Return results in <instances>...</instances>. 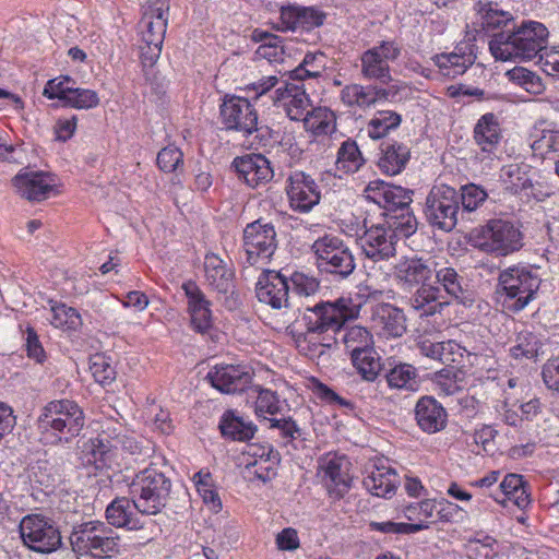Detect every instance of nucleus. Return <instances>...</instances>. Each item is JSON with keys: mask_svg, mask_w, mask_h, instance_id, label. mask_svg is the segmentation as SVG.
Wrapping results in <instances>:
<instances>
[{"mask_svg": "<svg viewBox=\"0 0 559 559\" xmlns=\"http://www.w3.org/2000/svg\"><path fill=\"white\" fill-rule=\"evenodd\" d=\"M437 265L432 259L412 257L401 259L394 266L395 278L403 287H416L408 305L420 318L441 313L449 305L441 287L432 283Z\"/></svg>", "mask_w": 559, "mask_h": 559, "instance_id": "obj_1", "label": "nucleus"}, {"mask_svg": "<svg viewBox=\"0 0 559 559\" xmlns=\"http://www.w3.org/2000/svg\"><path fill=\"white\" fill-rule=\"evenodd\" d=\"M548 31L538 22H528L510 32L495 34L489 49L496 60L527 61L539 58L546 49Z\"/></svg>", "mask_w": 559, "mask_h": 559, "instance_id": "obj_2", "label": "nucleus"}, {"mask_svg": "<svg viewBox=\"0 0 559 559\" xmlns=\"http://www.w3.org/2000/svg\"><path fill=\"white\" fill-rule=\"evenodd\" d=\"M540 284L539 267L510 266L499 273L498 301L504 311L518 313L536 299Z\"/></svg>", "mask_w": 559, "mask_h": 559, "instance_id": "obj_3", "label": "nucleus"}, {"mask_svg": "<svg viewBox=\"0 0 559 559\" xmlns=\"http://www.w3.org/2000/svg\"><path fill=\"white\" fill-rule=\"evenodd\" d=\"M71 551L67 556L79 559L81 556L110 558L120 552L119 535L103 521H87L75 524L69 536Z\"/></svg>", "mask_w": 559, "mask_h": 559, "instance_id": "obj_4", "label": "nucleus"}, {"mask_svg": "<svg viewBox=\"0 0 559 559\" xmlns=\"http://www.w3.org/2000/svg\"><path fill=\"white\" fill-rule=\"evenodd\" d=\"M171 491V480L155 466H148L134 475L129 493L138 512L155 515L166 507Z\"/></svg>", "mask_w": 559, "mask_h": 559, "instance_id": "obj_5", "label": "nucleus"}, {"mask_svg": "<svg viewBox=\"0 0 559 559\" xmlns=\"http://www.w3.org/2000/svg\"><path fill=\"white\" fill-rule=\"evenodd\" d=\"M85 418L82 408L70 400L49 402L37 419L38 430L43 436L51 435L60 443H69L83 429Z\"/></svg>", "mask_w": 559, "mask_h": 559, "instance_id": "obj_6", "label": "nucleus"}, {"mask_svg": "<svg viewBox=\"0 0 559 559\" xmlns=\"http://www.w3.org/2000/svg\"><path fill=\"white\" fill-rule=\"evenodd\" d=\"M139 23L140 56L144 68H152L159 59L169 15L168 0H148L142 8Z\"/></svg>", "mask_w": 559, "mask_h": 559, "instance_id": "obj_7", "label": "nucleus"}, {"mask_svg": "<svg viewBox=\"0 0 559 559\" xmlns=\"http://www.w3.org/2000/svg\"><path fill=\"white\" fill-rule=\"evenodd\" d=\"M342 342L349 353L353 365L366 381H374L381 370L380 356L374 350L373 336L360 325L341 329Z\"/></svg>", "mask_w": 559, "mask_h": 559, "instance_id": "obj_8", "label": "nucleus"}, {"mask_svg": "<svg viewBox=\"0 0 559 559\" xmlns=\"http://www.w3.org/2000/svg\"><path fill=\"white\" fill-rule=\"evenodd\" d=\"M473 241L474 246L484 252L506 257L523 247V235L509 221L490 219L474 231Z\"/></svg>", "mask_w": 559, "mask_h": 559, "instance_id": "obj_9", "label": "nucleus"}, {"mask_svg": "<svg viewBox=\"0 0 559 559\" xmlns=\"http://www.w3.org/2000/svg\"><path fill=\"white\" fill-rule=\"evenodd\" d=\"M311 249L316 255V265L321 273L344 280L356 269L352 250L336 236L325 235L318 238Z\"/></svg>", "mask_w": 559, "mask_h": 559, "instance_id": "obj_10", "label": "nucleus"}, {"mask_svg": "<svg viewBox=\"0 0 559 559\" xmlns=\"http://www.w3.org/2000/svg\"><path fill=\"white\" fill-rule=\"evenodd\" d=\"M20 533L24 545L38 554L49 555L63 546L57 523L40 513L24 516L20 523Z\"/></svg>", "mask_w": 559, "mask_h": 559, "instance_id": "obj_11", "label": "nucleus"}, {"mask_svg": "<svg viewBox=\"0 0 559 559\" xmlns=\"http://www.w3.org/2000/svg\"><path fill=\"white\" fill-rule=\"evenodd\" d=\"M356 314V310L348 308L345 299L335 302H319L306 309L304 321L307 328L305 341L313 334L324 335L329 332L341 334L344 323Z\"/></svg>", "mask_w": 559, "mask_h": 559, "instance_id": "obj_12", "label": "nucleus"}, {"mask_svg": "<svg viewBox=\"0 0 559 559\" xmlns=\"http://www.w3.org/2000/svg\"><path fill=\"white\" fill-rule=\"evenodd\" d=\"M459 192L447 185L433 186L426 198L424 214L433 227L451 231L457 224Z\"/></svg>", "mask_w": 559, "mask_h": 559, "instance_id": "obj_13", "label": "nucleus"}, {"mask_svg": "<svg viewBox=\"0 0 559 559\" xmlns=\"http://www.w3.org/2000/svg\"><path fill=\"white\" fill-rule=\"evenodd\" d=\"M276 233L270 223L261 219L248 224L243 230V250L249 265L265 263L276 250Z\"/></svg>", "mask_w": 559, "mask_h": 559, "instance_id": "obj_14", "label": "nucleus"}, {"mask_svg": "<svg viewBox=\"0 0 559 559\" xmlns=\"http://www.w3.org/2000/svg\"><path fill=\"white\" fill-rule=\"evenodd\" d=\"M222 122L227 130H235L249 135L260 131L258 127V114L253 105L242 97L225 98L221 105Z\"/></svg>", "mask_w": 559, "mask_h": 559, "instance_id": "obj_15", "label": "nucleus"}, {"mask_svg": "<svg viewBox=\"0 0 559 559\" xmlns=\"http://www.w3.org/2000/svg\"><path fill=\"white\" fill-rule=\"evenodd\" d=\"M350 462L347 457L326 454L319 461V475L322 477L329 493L341 499L349 490L352 476L349 475Z\"/></svg>", "mask_w": 559, "mask_h": 559, "instance_id": "obj_16", "label": "nucleus"}, {"mask_svg": "<svg viewBox=\"0 0 559 559\" xmlns=\"http://www.w3.org/2000/svg\"><path fill=\"white\" fill-rule=\"evenodd\" d=\"M12 182L20 195L32 202L48 199L57 187V178L53 174L28 169L21 170Z\"/></svg>", "mask_w": 559, "mask_h": 559, "instance_id": "obj_17", "label": "nucleus"}, {"mask_svg": "<svg viewBox=\"0 0 559 559\" xmlns=\"http://www.w3.org/2000/svg\"><path fill=\"white\" fill-rule=\"evenodd\" d=\"M396 242L393 231L386 228L384 224L371 226L359 237V245L364 254L374 262L393 258L396 253Z\"/></svg>", "mask_w": 559, "mask_h": 559, "instance_id": "obj_18", "label": "nucleus"}, {"mask_svg": "<svg viewBox=\"0 0 559 559\" xmlns=\"http://www.w3.org/2000/svg\"><path fill=\"white\" fill-rule=\"evenodd\" d=\"M287 194L290 206L300 213H308L321 199L319 186L304 171H295L288 178Z\"/></svg>", "mask_w": 559, "mask_h": 559, "instance_id": "obj_19", "label": "nucleus"}, {"mask_svg": "<svg viewBox=\"0 0 559 559\" xmlns=\"http://www.w3.org/2000/svg\"><path fill=\"white\" fill-rule=\"evenodd\" d=\"M288 278L277 271H264L257 283L255 293L259 301L274 309L290 306Z\"/></svg>", "mask_w": 559, "mask_h": 559, "instance_id": "obj_20", "label": "nucleus"}, {"mask_svg": "<svg viewBox=\"0 0 559 559\" xmlns=\"http://www.w3.org/2000/svg\"><path fill=\"white\" fill-rule=\"evenodd\" d=\"M238 178L251 188L270 182L274 177L271 162L262 154H246L231 163Z\"/></svg>", "mask_w": 559, "mask_h": 559, "instance_id": "obj_21", "label": "nucleus"}, {"mask_svg": "<svg viewBox=\"0 0 559 559\" xmlns=\"http://www.w3.org/2000/svg\"><path fill=\"white\" fill-rule=\"evenodd\" d=\"M367 198L379 204L386 212L396 213L404 207H409L413 202V192L400 186H394L382 180L369 182L365 189Z\"/></svg>", "mask_w": 559, "mask_h": 559, "instance_id": "obj_22", "label": "nucleus"}, {"mask_svg": "<svg viewBox=\"0 0 559 559\" xmlns=\"http://www.w3.org/2000/svg\"><path fill=\"white\" fill-rule=\"evenodd\" d=\"M273 102L283 107L287 117L294 121H301L312 106L302 82H285L276 88Z\"/></svg>", "mask_w": 559, "mask_h": 559, "instance_id": "obj_23", "label": "nucleus"}, {"mask_svg": "<svg viewBox=\"0 0 559 559\" xmlns=\"http://www.w3.org/2000/svg\"><path fill=\"white\" fill-rule=\"evenodd\" d=\"M212 386L223 393L243 391L252 381L250 371L243 366H215L206 376Z\"/></svg>", "mask_w": 559, "mask_h": 559, "instance_id": "obj_24", "label": "nucleus"}, {"mask_svg": "<svg viewBox=\"0 0 559 559\" xmlns=\"http://www.w3.org/2000/svg\"><path fill=\"white\" fill-rule=\"evenodd\" d=\"M204 276L207 285L218 294L233 295L235 289V273L231 265L215 253L204 258Z\"/></svg>", "mask_w": 559, "mask_h": 559, "instance_id": "obj_25", "label": "nucleus"}, {"mask_svg": "<svg viewBox=\"0 0 559 559\" xmlns=\"http://www.w3.org/2000/svg\"><path fill=\"white\" fill-rule=\"evenodd\" d=\"M188 298V309L191 317V325L199 333H206L213 325L211 302L194 282L182 285Z\"/></svg>", "mask_w": 559, "mask_h": 559, "instance_id": "obj_26", "label": "nucleus"}, {"mask_svg": "<svg viewBox=\"0 0 559 559\" xmlns=\"http://www.w3.org/2000/svg\"><path fill=\"white\" fill-rule=\"evenodd\" d=\"M111 442V437L106 431L84 441L80 445L82 464L94 465L97 469L110 464L115 456V445Z\"/></svg>", "mask_w": 559, "mask_h": 559, "instance_id": "obj_27", "label": "nucleus"}, {"mask_svg": "<svg viewBox=\"0 0 559 559\" xmlns=\"http://www.w3.org/2000/svg\"><path fill=\"white\" fill-rule=\"evenodd\" d=\"M474 140L481 153L488 157L497 156L501 140V129L498 117L492 112L483 115L474 127Z\"/></svg>", "mask_w": 559, "mask_h": 559, "instance_id": "obj_28", "label": "nucleus"}, {"mask_svg": "<svg viewBox=\"0 0 559 559\" xmlns=\"http://www.w3.org/2000/svg\"><path fill=\"white\" fill-rule=\"evenodd\" d=\"M415 416L418 426L428 433L442 430L447 425V412L431 396H423L416 404Z\"/></svg>", "mask_w": 559, "mask_h": 559, "instance_id": "obj_29", "label": "nucleus"}, {"mask_svg": "<svg viewBox=\"0 0 559 559\" xmlns=\"http://www.w3.org/2000/svg\"><path fill=\"white\" fill-rule=\"evenodd\" d=\"M371 320L373 326L388 337H400L406 331L403 311L389 304L378 305Z\"/></svg>", "mask_w": 559, "mask_h": 559, "instance_id": "obj_30", "label": "nucleus"}, {"mask_svg": "<svg viewBox=\"0 0 559 559\" xmlns=\"http://www.w3.org/2000/svg\"><path fill=\"white\" fill-rule=\"evenodd\" d=\"M364 487L373 496L390 498L399 485V476L390 466L373 465L362 480Z\"/></svg>", "mask_w": 559, "mask_h": 559, "instance_id": "obj_31", "label": "nucleus"}, {"mask_svg": "<svg viewBox=\"0 0 559 559\" xmlns=\"http://www.w3.org/2000/svg\"><path fill=\"white\" fill-rule=\"evenodd\" d=\"M281 19L288 29H311L323 24L325 14L314 8L288 5L282 8Z\"/></svg>", "mask_w": 559, "mask_h": 559, "instance_id": "obj_32", "label": "nucleus"}, {"mask_svg": "<svg viewBox=\"0 0 559 559\" xmlns=\"http://www.w3.org/2000/svg\"><path fill=\"white\" fill-rule=\"evenodd\" d=\"M218 428L224 438L239 442L251 440L257 432V426L234 409H227L222 415Z\"/></svg>", "mask_w": 559, "mask_h": 559, "instance_id": "obj_33", "label": "nucleus"}, {"mask_svg": "<svg viewBox=\"0 0 559 559\" xmlns=\"http://www.w3.org/2000/svg\"><path fill=\"white\" fill-rule=\"evenodd\" d=\"M134 510L136 509L132 498L122 497L115 499L106 509L107 524L128 530L141 528L142 524L134 515Z\"/></svg>", "mask_w": 559, "mask_h": 559, "instance_id": "obj_34", "label": "nucleus"}, {"mask_svg": "<svg viewBox=\"0 0 559 559\" xmlns=\"http://www.w3.org/2000/svg\"><path fill=\"white\" fill-rule=\"evenodd\" d=\"M409 148L399 142H385L381 144V157L379 168L388 175H397L406 166L409 159Z\"/></svg>", "mask_w": 559, "mask_h": 559, "instance_id": "obj_35", "label": "nucleus"}, {"mask_svg": "<svg viewBox=\"0 0 559 559\" xmlns=\"http://www.w3.org/2000/svg\"><path fill=\"white\" fill-rule=\"evenodd\" d=\"M433 280L432 283L435 285H441L447 295L457 300L460 304L466 305L472 301L467 296L464 277L459 275L455 269L441 267L438 270L436 267Z\"/></svg>", "mask_w": 559, "mask_h": 559, "instance_id": "obj_36", "label": "nucleus"}, {"mask_svg": "<svg viewBox=\"0 0 559 559\" xmlns=\"http://www.w3.org/2000/svg\"><path fill=\"white\" fill-rule=\"evenodd\" d=\"M385 378L388 385L396 390L414 392L418 390L420 384V378L416 367L407 362L394 365L388 371Z\"/></svg>", "mask_w": 559, "mask_h": 559, "instance_id": "obj_37", "label": "nucleus"}, {"mask_svg": "<svg viewBox=\"0 0 559 559\" xmlns=\"http://www.w3.org/2000/svg\"><path fill=\"white\" fill-rule=\"evenodd\" d=\"M301 121L304 128L314 135H326L335 130V115L326 107L312 105Z\"/></svg>", "mask_w": 559, "mask_h": 559, "instance_id": "obj_38", "label": "nucleus"}, {"mask_svg": "<svg viewBox=\"0 0 559 559\" xmlns=\"http://www.w3.org/2000/svg\"><path fill=\"white\" fill-rule=\"evenodd\" d=\"M361 74L367 80H373L379 83H389L392 81L390 66L382 60L376 50H366L361 57Z\"/></svg>", "mask_w": 559, "mask_h": 559, "instance_id": "obj_39", "label": "nucleus"}, {"mask_svg": "<svg viewBox=\"0 0 559 559\" xmlns=\"http://www.w3.org/2000/svg\"><path fill=\"white\" fill-rule=\"evenodd\" d=\"M341 99L349 107L369 108L378 104L377 85H346L341 92Z\"/></svg>", "mask_w": 559, "mask_h": 559, "instance_id": "obj_40", "label": "nucleus"}, {"mask_svg": "<svg viewBox=\"0 0 559 559\" xmlns=\"http://www.w3.org/2000/svg\"><path fill=\"white\" fill-rule=\"evenodd\" d=\"M543 346L544 344L538 335L531 331H521L509 353L515 359H536L543 354Z\"/></svg>", "mask_w": 559, "mask_h": 559, "instance_id": "obj_41", "label": "nucleus"}, {"mask_svg": "<svg viewBox=\"0 0 559 559\" xmlns=\"http://www.w3.org/2000/svg\"><path fill=\"white\" fill-rule=\"evenodd\" d=\"M435 64L444 76L456 78L466 72L474 63V57L465 53H440L433 57Z\"/></svg>", "mask_w": 559, "mask_h": 559, "instance_id": "obj_42", "label": "nucleus"}, {"mask_svg": "<svg viewBox=\"0 0 559 559\" xmlns=\"http://www.w3.org/2000/svg\"><path fill=\"white\" fill-rule=\"evenodd\" d=\"M385 227L393 231V237L407 238L417 229V219L409 207L396 213H385Z\"/></svg>", "mask_w": 559, "mask_h": 559, "instance_id": "obj_43", "label": "nucleus"}, {"mask_svg": "<svg viewBox=\"0 0 559 559\" xmlns=\"http://www.w3.org/2000/svg\"><path fill=\"white\" fill-rule=\"evenodd\" d=\"M402 117L393 110H380L367 124L368 135L373 140L384 138L400 127Z\"/></svg>", "mask_w": 559, "mask_h": 559, "instance_id": "obj_44", "label": "nucleus"}, {"mask_svg": "<svg viewBox=\"0 0 559 559\" xmlns=\"http://www.w3.org/2000/svg\"><path fill=\"white\" fill-rule=\"evenodd\" d=\"M364 163L365 159L355 141L348 139L341 144L336 158V168L338 170L346 174L356 173Z\"/></svg>", "mask_w": 559, "mask_h": 559, "instance_id": "obj_45", "label": "nucleus"}, {"mask_svg": "<svg viewBox=\"0 0 559 559\" xmlns=\"http://www.w3.org/2000/svg\"><path fill=\"white\" fill-rule=\"evenodd\" d=\"M325 56L322 52L307 53L302 62L289 72L292 81L302 82L308 78H318L324 70Z\"/></svg>", "mask_w": 559, "mask_h": 559, "instance_id": "obj_46", "label": "nucleus"}, {"mask_svg": "<svg viewBox=\"0 0 559 559\" xmlns=\"http://www.w3.org/2000/svg\"><path fill=\"white\" fill-rule=\"evenodd\" d=\"M257 391L258 397L255 401V414L258 417L267 419L265 417L266 414L271 416L282 414L284 405L275 392L261 388H258Z\"/></svg>", "mask_w": 559, "mask_h": 559, "instance_id": "obj_47", "label": "nucleus"}, {"mask_svg": "<svg viewBox=\"0 0 559 559\" xmlns=\"http://www.w3.org/2000/svg\"><path fill=\"white\" fill-rule=\"evenodd\" d=\"M306 333L298 334L295 337V342L299 352L304 353L307 356H316L322 355L324 353V347H331L332 343L337 342V337H326L324 335L313 334V336L308 337V341H305Z\"/></svg>", "mask_w": 559, "mask_h": 559, "instance_id": "obj_48", "label": "nucleus"}, {"mask_svg": "<svg viewBox=\"0 0 559 559\" xmlns=\"http://www.w3.org/2000/svg\"><path fill=\"white\" fill-rule=\"evenodd\" d=\"M99 104L98 95L93 90L72 86L70 93L66 96L64 106L75 109H91Z\"/></svg>", "mask_w": 559, "mask_h": 559, "instance_id": "obj_49", "label": "nucleus"}, {"mask_svg": "<svg viewBox=\"0 0 559 559\" xmlns=\"http://www.w3.org/2000/svg\"><path fill=\"white\" fill-rule=\"evenodd\" d=\"M51 324L58 329L75 330L81 325V316L72 307L58 305L51 308Z\"/></svg>", "mask_w": 559, "mask_h": 559, "instance_id": "obj_50", "label": "nucleus"}, {"mask_svg": "<svg viewBox=\"0 0 559 559\" xmlns=\"http://www.w3.org/2000/svg\"><path fill=\"white\" fill-rule=\"evenodd\" d=\"M510 80L522 86L526 92L538 95L544 91L542 79L525 68L509 71Z\"/></svg>", "mask_w": 559, "mask_h": 559, "instance_id": "obj_51", "label": "nucleus"}, {"mask_svg": "<svg viewBox=\"0 0 559 559\" xmlns=\"http://www.w3.org/2000/svg\"><path fill=\"white\" fill-rule=\"evenodd\" d=\"M483 20V26L487 28H498L512 21V15L508 11L498 8V4L491 2L483 4L479 9Z\"/></svg>", "mask_w": 559, "mask_h": 559, "instance_id": "obj_52", "label": "nucleus"}, {"mask_svg": "<svg viewBox=\"0 0 559 559\" xmlns=\"http://www.w3.org/2000/svg\"><path fill=\"white\" fill-rule=\"evenodd\" d=\"M460 204L466 212H473L488 198L487 192L479 186L469 183L461 188Z\"/></svg>", "mask_w": 559, "mask_h": 559, "instance_id": "obj_53", "label": "nucleus"}, {"mask_svg": "<svg viewBox=\"0 0 559 559\" xmlns=\"http://www.w3.org/2000/svg\"><path fill=\"white\" fill-rule=\"evenodd\" d=\"M90 370L95 379L102 385H108L116 379V370L102 355H95L90 365Z\"/></svg>", "mask_w": 559, "mask_h": 559, "instance_id": "obj_54", "label": "nucleus"}, {"mask_svg": "<svg viewBox=\"0 0 559 559\" xmlns=\"http://www.w3.org/2000/svg\"><path fill=\"white\" fill-rule=\"evenodd\" d=\"M260 459V462L254 461L251 463L252 465L258 466L255 475L263 481L270 480L275 475V467L280 463V454L274 452L272 449H269L266 453L265 450H263Z\"/></svg>", "mask_w": 559, "mask_h": 559, "instance_id": "obj_55", "label": "nucleus"}, {"mask_svg": "<svg viewBox=\"0 0 559 559\" xmlns=\"http://www.w3.org/2000/svg\"><path fill=\"white\" fill-rule=\"evenodd\" d=\"M73 85L75 82L70 76L55 78L47 82L43 94L49 99L58 98L64 103Z\"/></svg>", "mask_w": 559, "mask_h": 559, "instance_id": "obj_56", "label": "nucleus"}, {"mask_svg": "<svg viewBox=\"0 0 559 559\" xmlns=\"http://www.w3.org/2000/svg\"><path fill=\"white\" fill-rule=\"evenodd\" d=\"M156 160L163 171L171 173L183 163V154L178 147L167 146L159 151Z\"/></svg>", "mask_w": 559, "mask_h": 559, "instance_id": "obj_57", "label": "nucleus"}, {"mask_svg": "<svg viewBox=\"0 0 559 559\" xmlns=\"http://www.w3.org/2000/svg\"><path fill=\"white\" fill-rule=\"evenodd\" d=\"M456 373L451 369L440 370L435 378V384L439 394L450 396L459 393L462 386L455 380Z\"/></svg>", "mask_w": 559, "mask_h": 559, "instance_id": "obj_58", "label": "nucleus"}, {"mask_svg": "<svg viewBox=\"0 0 559 559\" xmlns=\"http://www.w3.org/2000/svg\"><path fill=\"white\" fill-rule=\"evenodd\" d=\"M370 527L374 531L384 534H412L419 532L427 527L424 524H408V523H395L392 521L386 522H371Z\"/></svg>", "mask_w": 559, "mask_h": 559, "instance_id": "obj_59", "label": "nucleus"}, {"mask_svg": "<svg viewBox=\"0 0 559 559\" xmlns=\"http://www.w3.org/2000/svg\"><path fill=\"white\" fill-rule=\"evenodd\" d=\"M289 281L293 285V292L299 296H312L319 290V282L312 276L301 272H295Z\"/></svg>", "mask_w": 559, "mask_h": 559, "instance_id": "obj_60", "label": "nucleus"}, {"mask_svg": "<svg viewBox=\"0 0 559 559\" xmlns=\"http://www.w3.org/2000/svg\"><path fill=\"white\" fill-rule=\"evenodd\" d=\"M532 147L534 151H540L542 154L559 153V130H544Z\"/></svg>", "mask_w": 559, "mask_h": 559, "instance_id": "obj_61", "label": "nucleus"}, {"mask_svg": "<svg viewBox=\"0 0 559 559\" xmlns=\"http://www.w3.org/2000/svg\"><path fill=\"white\" fill-rule=\"evenodd\" d=\"M26 342L25 348L27 353V357L35 360L38 364H44L47 355L44 350L41 343L39 342L38 335L33 328H27L26 330Z\"/></svg>", "mask_w": 559, "mask_h": 559, "instance_id": "obj_62", "label": "nucleus"}, {"mask_svg": "<svg viewBox=\"0 0 559 559\" xmlns=\"http://www.w3.org/2000/svg\"><path fill=\"white\" fill-rule=\"evenodd\" d=\"M270 428L278 429L282 437L287 440L296 439L301 435L299 427L292 417H272L266 419Z\"/></svg>", "mask_w": 559, "mask_h": 559, "instance_id": "obj_63", "label": "nucleus"}, {"mask_svg": "<svg viewBox=\"0 0 559 559\" xmlns=\"http://www.w3.org/2000/svg\"><path fill=\"white\" fill-rule=\"evenodd\" d=\"M440 348V362L444 365H450L453 362H460V359L463 357V347H461L460 344H457L455 341H447L441 342Z\"/></svg>", "mask_w": 559, "mask_h": 559, "instance_id": "obj_64", "label": "nucleus"}]
</instances>
